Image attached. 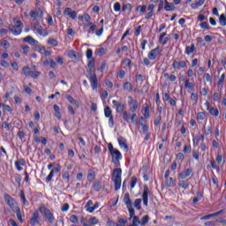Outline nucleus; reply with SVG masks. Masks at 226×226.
<instances>
[{"mask_svg":"<svg viewBox=\"0 0 226 226\" xmlns=\"http://www.w3.org/2000/svg\"><path fill=\"white\" fill-rule=\"evenodd\" d=\"M141 31H142V26H137L134 32L135 36H140Z\"/></svg>","mask_w":226,"mask_h":226,"instance_id":"obj_57","label":"nucleus"},{"mask_svg":"<svg viewBox=\"0 0 226 226\" xmlns=\"http://www.w3.org/2000/svg\"><path fill=\"white\" fill-rule=\"evenodd\" d=\"M117 142L119 144V147L125 151V153H128L129 151V147H128V144L126 143V139L123 137H119L117 139Z\"/></svg>","mask_w":226,"mask_h":226,"instance_id":"obj_13","label":"nucleus"},{"mask_svg":"<svg viewBox=\"0 0 226 226\" xmlns=\"http://www.w3.org/2000/svg\"><path fill=\"white\" fill-rule=\"evenodd\" d=\"M95 176H96V173H94V170H89V171H88V175H87V180H88L90 183H93V181H94Z\"/></svg>","mask_w":226,"mask_h":226,"instance_id":"obj_29","label":"nucleus"},{"mask_svg":"<svg viewBox=\"0 0 226 226\" xmlns=\"http://www.w3.org/2000/svg\"><path fill=\"white\" fill-rule=\"evenodd\" d=\"M89 223L90 225H98V223H100V221H98L96 217H91L89 219Z\"/></svg>","mask_w":226,"mask_h":226,"instance_id":"obj_44","label":"nucleus"},{"mask_svg":"<svg viewBox=\"0 0 226 226\" xmlns=\"http://www.w3.org/2000/svg\"><path fill=\"white\" fill-rule=\"evenodd\" d=\"M87 57H93V49H87L86 52Z\"/></svg>","mask_w":226,"mask_h":226,"instance_id":"obj_64","label":"nucleus"},{"mask_svg":"<svg viewBox=\"0 0 226 226\" xmlns=\"http://www.w3.org/2000/svg\"><path fill=\"white\" fill-rule=\"evenodd\" d=\"M108 119H109L108 124L109 128H114V117H108Z\"/></svg>","mask_w":226,"mask_h":226,"instance_id":"obj_54","label":"nucleus"},{"mask_svg":"<svg viewBox=\"0 0 226 226\" xmlns=\"http://www.w3.org/2000/svg\"><path fill=\"white\" fill-rule=\"evenodd\" d=\"M23 73L26 75V77H31L33 71L29 67H24L23 68Z\"/></svg>","mask_w":226,"mask_h":226,"instance_id":"obj_34","label":"nucleus"},{"mask_svg":"<svg viewBox=\"0 0 226 226\" xmlns=\"http://www.w3.org/2000/svg\"><path fill=\"white\" fill-rule=\"evenodd\" d=\"M108 149L112 156V162L115 165H119V160H123V154L119 150L114 147L112 143L108 145Z\"/></svg>","mask_w":226,"mask_h":226,"instance_id":"obj_2","label":"nucleus"},{"mask_svg":"<svg viewBox=\"0 0 226 226\" xmlns=\"http://www.w3.org/2000/svg\"><path fill=\"white\" fill-rule=\"evenodd\" d=\"M197 119L199 121H204V119H206V113L205 112H198Z\"/></svg>","mask_w":226,"mask_h":226,"instance_id":"obj_41","label":"nucleus"},{"mask_svg":"<svg viewBox=\"0 0 226 226\" xmlns=\"http://www.w3.org/2000/svg\"><path fill=\"white\" fill-rule=\"evenodd\" d=\"M150 194H151V191H149V187H147V185H145L143 189L142 200H143L144 206L146 207L148 206Z\"/></svg>","mask_w":226,"mask_h":226,"instance_id":"obj_8","label":"nucleus"},{"mask_svg":"<svg viewBox=\"0 0 226 226\" xmlns=\"http://www.w3.org/2000/svg\"><path fill=\"white\" fill-rule=\"evenodd\" d=\"M72 11H72V8L67 7V8H65L64 13V15H66L67 17H70L71 13H72Z\"/></svg>","mask_w":226,"mask_h":226,"instance_id":"obj_60","label":"nucleus"},{"mask_svg":"<svg viewBox=\"0 0 226 226\" xmlns=\"http://www.w3.org/2000/svg\"><path fill=\"white\" fill-rule=\"evenodd\" d=\"M34 31L37 33V34H40V36H49V32L47 29H43V26H41L38 21L34 23Z\"/></svg>","mask_w":226,"mask_h":226,"instance_id":"obj_6","label":"nucleus"},{"mask_svg":"<svg viewBox=\"0 0 226 226\" xmlns=\"http://www.w3.org/2000/svg\"><path fill=\"white\" fill-rule=\"evenodd\" d=\"M48 45H50L51 47H57V45H59V42L57 41V40L50 38L48 40Z\"/></svg>","mask_w":226,"mask_h":226,"instance_id":"obj_30","label":"nucleus"},{"mask_svg":"<svg viewBox=\"0 0 226 226\" xmlns=\"http://www.w3.org/2000/svg\"><path fill=\"white\" fill-rule=\"evenodd\" d=\"M52 177H54V170H51L46 177V183H50L52 181Z\"/></svg>","mask_w":226,"mask_h":226,"instance_id":"obj_48","label":"nucleus"},{"mask_svg":"<svg viewBox=\"0 0 226 226\" xmlns=\"http://www.w3.org/2000/svg\"><path fill=\"white\" fill-rule=\"evenodd\" d=\"M192 172H193L192 168L185 169L184 171L179 173L178 177H180V179H186V177H190V176H192Z\"/></svg>","mask_w":226,"mask_h":226,"instance_id":"obj_15","label":"nucleus"},{"mask_svg":"<svg viewBox=\"0 0 226 226\" xmlns=\"http://www.w3.org/2000/svg\"><path fill=\"white\" fill-rule=\"evenodd\" d=\"M13 24L14 26L10 28L11 33L14 34V36H19L20 33H22V27H24V24L20 19L14 18L13 19Z\"/></svg>","mask_w":226,"mask_h":226,"instance_id":"obj_4","label":"nucleus"},{"mask_svg":"<svg viewBox=\"0 0 226 226\" xmlns=\"http://www.w3.org/2000/svg\"><path fill=\"white\" fill-rule=\"evenodd\" d=\"M137 185V177H132L131 180V188H135V185Z\"/></svg>","mask_w":226,"mask_h":226,"instance_id":"obj_59","label":"nucleus"},{"mask_svg":"<svg viewBox=\"0 0 226 226\" xmlns=\"http://www.w3.org/2000/svg\"><path fill=\"white\" fill-rule=\"evenodd\" d=\"M179 186H181V188H184V190H187L188 188V182L186 181H182L180 184H179Z\"/></svg>","mask_w":226,"mask_h":226,"instance_id":"obj_58","label":"nucleus"},{"mask_svg":"<svg viewBox=\"0 0 226 226\" xmlns=\"http://www.w3.org/2000/svg\"><path fill=\"white\" fill-rule=\"evenodd\" d=\"M165 36H167V33L165 32L162 33L161 35L159 36V41L162 45H167L169 41V37Z\"/></svg>","mask_w":226,"mask_h":226,"instance_id":"obj_19","label":"nucleus"},{"mask_svg":"<svg viewBox=\"0 0 226 226\" xmlns=\"http://www.w3.org/2000/svg\"><path fill=\"white\" fill-rule=\"evenodd\" d=\"M66 99L68 100L69 102L72 103V105H75L77 103V101L72 95H66Z\"/></svg>","mask_w":226,"mask_h":226,"instance_id":"obj_51","label":"nucleus"},{"mask_svg":"<svg viewBox=\"0 0 226 226\" xmlns=\"http://www.w3.org/2000/svg\"><path fill=\"white\" fill-rule=\"evenodd\" d=\"M144 116L146 119H149V105H146Z\"/></svg>","mask_w":226,"mask_h":226,"instance_id":"obj_56","label":"nucleus"},{"mask_svg":"<svg viewBox=\"0 0 226 226\" xmlns=\"http://www.w3.org/2000/svg\"><path fill=\"white\" fill-rule=\"evenodd\" d=\"M136 10H137V11H140L141 13H146V10H147V6H146V5H138Z\"/></svg>","mask_w":226,"mask_h":226,"instance_id":"obj_42","label":"nucleus"},{"mask_svg":"<svg viewBox=\"0 0 226 226\" xmlns=\"http://www.w3.org/2000/svg\"><path fill=\"white\" fill-rule=\"evenodd\" d=\"M44 64L46 66H50V68H56V61H54L50 58L49 60L44 61Z\"/></svg>","mask_w":226,"mask_h":226,"instance_id":"obj_28","label":"nucleus"},{"mask_svg":"<svg viewBox=\"0 0 226 226\" xmlns=\"http://www.w3.org/2000/svg\"><path fill=\"white\" fill-rule=\"evenodd\" d=\"M165 11H174L176 10V6L172 3H169V1L165 0Z\"/></svg>","mask_w":226,"mask_h":226,"instance_id":"obj_20","label":"nucleus"},{"mask_svg":"<svg viewBox=\"0 0 226 226\" xmlns=\"http://www.w3.org/2000/svg\"><path fill=\"white\" fill-rule=\"evenodd\" d=\"M14 213H16L17 218L20 223H24V219H22V213L20 212V208L18 207V208H15L12 210Z\"/></svg>","mask_w":226,"mask_h":226,"instance_id":"obj_24","label":"nucleus"},{"mask_svg":"<svg viewBox=\"0 0 226 226\" xmlns=\"http://www.w3.org/2000/svg\"><path fill=\"white\" fill-rule=\"evenodd\" d=\"M30 51H31V48L29 46L22 47L23 56H27V54H29Z\"/></svg>","mask_w":226,"mask_h":226,"instance_id":"obj_43","label":"nucleus"},{"mask_svg":"<svg viewBox=\"0 0 226 226\" xmlns=\"http://www.w3.org/2000/svg\"><path fill=\"white\" fill-rule=\"evenodd\" d=\"M128 105L132 112H136L137 109H139V102H137V100L133 99L132 96L128 97Z\"/></svg>","mask_w":226,"mask_h":226,"instance_id":"obj_9","label":"nucleus"},{"mask_svg":"<svg viewBox=\"0 0 226 226\" xmlns=\"http://www.w3.org/2000/svg\"><path fill=\"white\" fill-rule=\"evenodd\" d=\"M123 174V170L120 168H117L113 170L112 174V181L115 185V190L117 192V190H121V176Z\"/></svg>","mask_w":226,"mask_h":226,"instance_id":"obj_3","label":"nucleus"},{"mask_svg":"<svg viewBox=\"0 0 226 226\" xmlns=\"http://www.w3.org/2000/svg\"><path fill=\"white\" fill-rule=\"evenodd\" d=\"M112 104L114 105V107H117L116 111L117 114L124 111V104L123 102L113 100Z\"/></svg>","mask_w":226,"mask_h":226,"instance_id":"obj_14","label":"nucleus"},{"mask_svg":"<svg viewBox=\"0 0 226 226\" xmlns=\"http://www.w3.org/2000/svg\"><path fill=\"white\" fill-rule=\"evenodd\" d=\"M94 192H100L102 190V182H95L94 184Z\"/></svg>","mask_w":226,"mask_h":226,"instance_id":"obj_39","label":"nucleus"},{"mask_svg":"<svg viewBox=\"0 0 226 226\" xmlns=\"http://www.w3.org/2000/svg\"><path fill=\"white\" fill-rule=\"evenodd\" d=\"M31 19H42L43 11L41 10H34L30 11Z\"/></svg>","mask_w":226,"mask_h":226,"instance_id":"obj_16","label":"nucleus"},{"mask_svg":"<svg viewBox=\"0 0 226 226\" xmlns=\"http://www.w3.org/2000/svg\"><path fill=\"white\" fill-rule=\"evenodd\" d=\"M160 54V48L157 47L150 51L148 57H156Z\"/></svg>","mask_w":226,"mask_h":226,"instance_id":"obj_25","label":"nucleus"},{"mask_svg":"<svg viewBox=\"0 0 226 226\" xmlns=\"http://www.w3.org/2000/svg\"><path fill=\"white\" fill-rule=\"evenodd\" d=\"M195 51V45H192V46H187L185 48V53L187 54H193V52Z\"/></svg>","mask_w":226,"mask_h":226,"instance_id":"obj_35","label":"nucleus"},{"mask_svg":"<svg viewBox=\"0 0 226 226\" xmlns=\"http://www.w3.org/2000/svg\"><path fill=\"white\" fill-rule=\"evenodd\" d=\"M39 211L41 215L43 216V218L46 219L47 223L52 225L56 222V216H54V212H52L47 207L41 206L39 207Z\"/></svg>","mask_w":226,"mask_h":226,"instance_id":"obj_1","label":"nucleus"},{"mask_svg":"<svg viewBox=\"0 0 226 226\" xmlns=\"http://www.w3.org/2000/svg\"><path fill=\"white\" fill-rule=\"evenodd\" d=\"M132 83H130V82H125L124 84V91H132Z\"/></svg>","mask_w":226,"mask_h":226,"instance_id":"obj_40","label":"nucleus"},{"mask_svg":"<svg viewBox=\"0 0 226 226\" xmlns=\"http://www.w3.org/2000/svg\"><path fill=\"white\" fill-rule=\"evenodd\" d=\"M0 45L4 48V49H10V42L8 41H0Z\"/></svg>","mask_w":226,"mask_h":226,"instance_id":"obj_46","label":"nucleus"},{"mask_svg":"<svg viewBox=\"0 0 226 226\" xmlns=\"http://www.w3.org/2000/svg\"><path fill=\"white\" fill-rule=\"evenodd\" d=\"M222 94H219L218 92L214 93V102H216L217 103L222 102Z\"/></svg>","mask_w":226,"mask_h":226,"instance_id":"obj_33","label":"nucleus"},{"mask_svg":"<svg viewBox=\"0 0 226 226\" xmlns=\"http://www.w3.org/2000/svg\"><path fill=\"white\" fill-rule=\"evenodd\" d=\"M140 126H142L143 133H147L149 127L147 124H143L142 123H139Z\"/></svg>","mask_w":226,"mask_h":226,"instance_id":"obj_61","label":"nucleus"},{"mask_svg":"<svg viewBox=\"0 0 226 226\" xmlns=\"http://www.w3.org/2000/svg\"><path fill=\"white\" fill-rule=\"evenodd\" d=\"M219 24L222 26H226V18L224 14H222L219 18Z\"/></svg>","mask_w":226,"mask_h":226,"instance_id":"obj_45","label":"nucleus"},{"mask_svg":"<svg viewBox=\"0 0 226 226\" xmlns=\"http://www.w3.org/2000/svg\"><path fill=\"white\" fill-rule=\"evenodd\" d=\"M126 10L132 11V6L130 4H124L122 7V11H125Z\"/></svg>","mask_w":226,"mask_h":226,"instance_id":"obj_47","label":"nucleus"},{"mask_svg":"<svg viewBox=\"0 0 226 226\" xmlns=\"http://www.w3.org/2000/svg\"><path fill=\"white\" fill-rule=\"evenodd\" d=\"M154 57H149V58H144L143 63L146 64V66H153L154 64V62H150L153 61Z\"/></svg>","mask_w":226,"mask_h":226,"instance_id":"obj_32","label":"nucleus"},{"mask_svg":"<svg viewBox=\"0 0 226 226\" xmlns=\"http://www.w3.org/2000/svg\"><path fill=\"white\" fill-rule=\"evenodd\" d=\"M104 116L105 117L109 118V117H112V109H110V107L106 106L104 108Z\"/></svg>","mask_w":226,"mask_h":226,"instance_id":"obj_27","label":"nucleus"},{"mask_svg":"<svg viewBox=\"0 0 226 226\" xmlns=\"http://www.w3.org/2000/svg\"><path fill=\"white\" fill-rule=\"evenodd\" d=\"M100 207V203L96 202L92 208L88 209L89 213H94L95 209Z\"/></svg>","mask_w":226,"mask_h":226,"instance_id":"obj_50","label":"nucleus"},{"mask_svg":"<svg viewBox=\"0 0 226 226\" xmlns=\"http://www.w3.org/2000/svg\"><path fill=\"white\" fill-rule=\"evenodd\" d=\"M124 204H125V206H126V207L129 211V215H130L131 218L132 216H135V209H133V204L132 203V200H130V194L129 193L124 194Z\"/></svg>","mask_w":226,"mask_h":226,"instance_id":"obj_5","label":"nucleus"},{"mask_svg":"<svg viewBox=\"0 0 226 226\" xmlns=\"http://www.w3.org/2000/svg\"><path fill=\"white\" fill-rule=\"evenodd\" d=\"M147 222H149V215H144L141 218V221L139 222V225H146V223H147Z\"/></svg>","mask_w":226,"mask_h":226,"instance_id":"obj_37","label":"nucleus"},{"mask_svg":"<svg viewBox=\"0 0 226 226\" xmlns=\"http://www.w3.org/2000/svg\"><path fill=\"white\" fill-rule=\"evenodd\" d=\"M40 75H41V72H40L38 71H34V72H32V74L30 77H33V79H38V77H40Z\"/></svg>","mask_w":226,"mask_h":226,"instance_id":"obj_53","label":"nucleus"},{"mask_svg":"<svg viewBox=\"0 0 226 226\" xmlns=\"http://www.w3.org/2000/svg\"><path fill=\"white\" fill-rule=\"evenodd\" d=\"M14 165L17 169V170H19V172L22 171V167L26 166V161L24 159H19L18 161H16L14 162Z\"/></svg>","mask_w":226,"mask_h":226,"instance_id":"obj_17","label":"nucleus"},{"mask_svg":"<svg viewBox=\"0 0 226 226\" xmlns=\"http://www.w3.org/2000/svg\"><path fill=\"white\" fill-rule=\"evenodd\" d=\"M166 185L167 186H169L170 188L174 186V178L170 177L167 181H166Z\"/></svg>","mask_w":226,"mask_h":226,"instance_id":"obj_52","label":"nucleus"},{"mask_svg":"<svg viewBox=\"0 0 226 226\" xmlns=\"http://www.w3.org/2000/svg\"><path fill=\"white\" fill-rule=\"evenodd\" d=\"M185 66H186V62L185 61H175L173 63V68L177 69V70H181V68H185Z\"/></svg>","mask_w":226,"mask_h":226,"instance_id":"obj_21","label":"nucleus"},{"mask_svg":"<svg viewBox=\"0 0 226 226\" xmlns=\"http://www.w3.org/2000/svg\"><path fill=\"white\" fill-rule=\"evenodd\" d=\"M141 204H142V200L141 199H136L134 201V207L138 209V211H140L141 209Z\"/></svg>","mask_w":226,"mask_h":226,"instance_id":"obj_31","label":"nucleus"},{"mask_svg":"<svg viewBox=\"0 0 226 226\" xmlns=\"http://www.w3.org/2000/svg\"><path fill=\"white\" fill-rule=\"evenodd\" d=\"M93 208V200H89L85 205V209L87 213H89V209Z\"/></svg>","mask_w":226,"mask_h":226,"instance_id":"obj_38","label":"nucleus"},{"mask_svg":"<svg viewBox=\"0 0 226 226\" xmlns=\"http://www.w3.org/2000/svg\"><path fill=\"white\" fill-rule=\"evenodd\" d=\"M90 86L93 90L98 88V78H96V74H90L88 77Z\"/></svg>","mask_w":226,"mask_h":226,"instance_id":"obj_12","label":"nucleus"},{"mask_svg":"<svg viewBox=\"0 0 226 226\" xmlns=\"http://www.w3.org/2000/svg\"><path fill=\"white\" fill-rule=\"evenodd\" d=\"M95 54L99 57H102V56H105V54H107V49H105L103 47H100L95 49Z\"/></svg>","mask_w":226,"mask_h":226,"instance_id":"obj_23","label":"nucleus"},{"mask_svg":"<svg viewBox=\"0 0 226 226\" xmlns=\"http://www.w3.org/2000/svg\"><path fill=\"white\" fill-rule=\"evenodd\" d=\"M185 87L188 89V91H193L194 85L193 83L190 82V79H185Z\"/></svg>","mask_w":226,"mask_h":226,"instance_id":"obj_26","label":"nucleus"},{"mask_svg":"<svg viewBox=\"0 0 226 226\" xmlns=\"http://www.w3.org/2000/svg\"><path fill=\"white\" fill-rule=\"evenodd\" d=\"M95 34L96 36H102V34H103V26H102V27L99 30L95 31Z\"/></svg>","mask_w":226,"mask_h":226,"instance_id":"obj_63","label":"nucleus"},{"mask_svg":"<svg viewBox=\"0 0 226 226\" xmlns=\"http://www.w3.org/2000/svg\"><path fill=\"white\" fill-rule=\"evenodd\" d=\"M208 110H209L211 116L218 117L220 114V112L218 111V109H215L214 107L210 108Z\"/></svg>","mask_w":226,"mask_h":226,"instance_id":"obj_36","label":"nucleus"},{"mask_svg":"<svg viewBox=\"0 0 226 226\" xmlns=\"http://www.w3.org/2000/svg\"><path fill=\"white\" fill-rule=\"evenodd\" d=\"M137 117V114L135 113H128V111H124L123 112V119L125 121V123H135V118Z\"/></svg>","mask_w":226,"mask_h":226,"instance_id":"obj_11","label":"nucleus"},{"mask_svg":"<svg viewBox=\"0 0 226 226\" xmlns=\"http://www.w3.org/2000/svg\"><path fill=\"white\" fill-rule=\"evenodd\" d=\"M70 222L72 223H77L79 222V217H77V215H71Z\"/></svg>","mask_w":226,"mask_h":226,"instance_id":"obj_55","label":"nucleus"},{"mask_svg":"<svg viewBox=\"0 0 226 226\" xmlns=\"http://www.w3.org/2000/svg\"><path fill=\"white\" fill-rule=\"evenodd\" d=\"M87 66L89 75H93V72H94V59L88 60Z\"/></svg>","mask_w":226,"mask_h":226,"instance_id":"obj_22","label":"nucleus"},{"mask_svg":"<svg viewBox=\"0 0 226 226\" xmlns=\"http://www.w3.org/2000/svg\"><path fill=\"white\" fill-rule=\"evenodd\" d=\"M113 8H114V11H117V12L121 11V4H119V2L115 3Z\"/></svg>","mask_w":226,"mask_h":226,"instance_id":"obj_49","label":"nucleus"},{"mask_svg":"<svg viewBox=\"0 0 226 226\" xmlns=\"http://www.w3.org/2000/svg\"><path fill=\"white\" fill-rule=\"evenodd\" d=\"M41 222V217H40V212L35 211L33 213L32 217L30 218V225L35 226Z\"/></svg>","mask_w":226,"mask_h":226,"instance_id":"obj_10","label":"nucleus"},{"mask_svg":"<svg viewBox=\"0 0 226 226\" xmlns=\"http://www.w3.org/2000/svg\"><path fill=\"white\" fill-rule=\"evenodd\" d=\"M203 79L206 80V82H211V75L209 73H205Z\"/></svg>","mask_w":226,"mask_h":226,"instance_id":"obj_62","label":"nucleus"},{"mask_svg":"<svg viewBox=\"0 0 226 226\" xmlns=\"http://www.w3.org/2000/svg\"><path fill=\"white\" fill-rule=\"evenodd\" d=\"M4 200H5L6 204H8V206L11 207V209H12V211H14L15 209H17L19 207L17 201H15V200H13V198H11V196L5 194Z\"/></svg>","mask_w":226,"mask_h":226,"instance_id":"obj_7","label":"nucleus"},{"mask_svg":"<svg viewBox=\"0 0 226 226\" xmlns=\"http://www.w3.org/2000/svg\"><path fill=\"white\" fill-rule=\"evenodd\" d=\"M23 41L29 43V45H38V41H36L33 36L27 35L23 39Z\"/></svg>","mask_w":226,"mask_h":226,"instance_id":"obj_18","label":"nucleus"}]
</instances>
